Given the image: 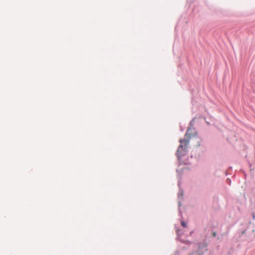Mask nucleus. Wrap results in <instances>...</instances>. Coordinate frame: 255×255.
<instances>
[{
  "mask_svg": "<svg viewBox=\"0 0 255 255\" xmlns=\"http://www.w3.org/2000/svg\"><path fill=\"white\" fill-rule=\"evenodd\" d=\"M201 139L200 137L193 135H190L189 130H187L185 135L184 139H180L179 142L180 143L178 150L177 151V155L178 158L184 155L186 152V149L188 143L190 141L192 142L194 146L198 147L200 145Z\"/></svg>",
  "mask_w": 255,
  "mask_h": 255,
  "instance_id": "obj_1",
  "label": "nucleus"
},
{
  "mask_svg": "<svg viewBox=\"0 0 255 255\" xmlns=\"http://www.w3.org/2000/svg\"><path fill=\"white\" fill-rule=\"evenodd\" d=\"M206 247H199L197 252L192 253L191 255H203L205 252L207 251Z\"/></svg>",
  "mask_w": 255,
  "mask_h": 255,
  "instance_id": "obj_2",
  "label": "nucleus"
},
{
  "mask_svg": "<svg viewBox=\"0 0 255 255\" xmlns=\"http://www.w3.org/2000/svg\"><path fill=\"white\" fill-rule=\"evenodd\" d=\"M181 225L185 228L187 227L186 224L184 221L181 222Z\"/></svg>",
  "mask_w": 255,
  "mask_h": 255,
  "instance_id": "obj_3",
  "label": "nucleus"
},
{
  "mask_svg": "<svg viewBox=\"0 0 255 255\" xmlns=\"http://www.w3.org/2000/svg\"><path fill=\"white\" fill-rule=\"evenodd\" d=\"M216 233H215V232H214V233L213 234V236L215 237H216Z\"/></svg>",
  "mask_w": 255,
  "mask_h": 255,
  "instance_id": "obj_4",
  "label": "nucleus"
}]
</instances>
